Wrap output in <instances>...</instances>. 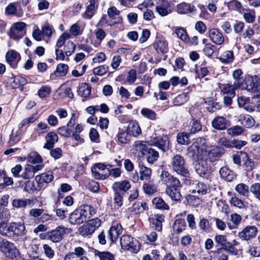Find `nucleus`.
I'll use <instances>...</instances> for the list:
<instances>
[{"instance_id": "obj_1", "label": "nucleus", "mask_w": 260, "mask_h": 260, "mask_svg": "<svg viewBox=\"0 0 260 260\" xmlns=\"http://www.w3.org/2000/svg\"><path fill=\"white\" fill-rule=\"evenodd\" d=\"M160 178L162 183L166 185V194L172 200L180 201L181 199V195L179 189L182 185L179 179L166 171H163L161 172Z\"/></svg>"}, {"instance_id": "obj_2", "label": "nucleus", "mask_w": 260, "mask_h": 260, "mask_svg": "<svg viewBox=\"0 0 260 260\" xmlns=\"http://www.w3.org/2000/svg\"><path fill=\"white\" fill-rule=\"evenodd\" d=\"M96 212L94 208L90 205H85L75 210L71 214L69 221L72 224H79L86 221Z\"/></svg>"}, {"instance_id": "obj_3", "label": "nucleus", "mask_w": 260, "mask_h": 260, "mask_svg": "<svg viewBox=\"0 0 260 260\" xmlns=\"http://www.w3.org/2000/svg\"><path fill=\"white\" fill-rule=\"evenodd\" d=\"M4 224H0V232L3 236L12 237L14 239H18L19 237L26 233L25 226L21 222H11L5 228Z\"/></svg>"}, {"instance_id": "obj_4", "label": "nucleus", "mask_w": 260, "mask_h": 260, "mask_svg": "<svg viewBox=\"0 0 260 260\" xmlns=\"http://www.w3.org/2000/svg\"><path fill=\"white\" fill-rule=\"evenodd\" d=\"M170 164L172 169L177 175L185 177H188L190 175L185 160L180 154H177L173 155L171 158Z\"/></svg>"}, {"instance_id": "obj_5", "label": "nucleus", "mask_w": 260, "mask_h": 260, "mask_svg": "<svg viewBox=\"0 0 260 260\" xmlns=\"http://www.w3.org/2000/svg\"><path fill=\"white\" fill-rule=\"evenodd\" d=\"M0 251L7 258L17 260L21 257L20 252L14 243L0 237Z\"/></svg>"}, {"instance_id": "obj_6", "label": "nucleus", "mask_w": 260, "mask_h": 260, "mask_svg": "<svg viewBox=\"0 0 260 260\" xmlns=\"http://www.w3.org/2000/svg\"><path fill=\"white\" fill-rule=\"evenodd\" d=\"M120 245L122 249L137 253L140 250L138 241L129 235H123L120 239Z\"/></svg>"}, {"instance_id": "obj_7", "label": "nucleus", "mask_w": 260, "mask_h": 260, "mask_svg": "<svg viewBox=\"0 0 260 260\" xmlns=\"http://www.w3.org/2000/svg\"><path fill=\"white\" fill-rule=\"evenodd\" d=\"M101 220L98 218L89 220L79 229V234L86 237L91 235L101 225Z\"/></svg>"}, {"instance_id": "obj_8", "label": "nucleus", "mask_w": 260, "mask_h": 260, "mask_svg": "<svg viewBox=\"0 0 260 260\" xmlns=\"http://www.w3.org/2000/svg\"><path fill=\"white\" fill-rule=\"evenodd\" d=\"M92 176L97 179H105L110 176L109 168L105 165L99 163L91 168Z\"/></svg>"}, {"instance_id": "obj_9", "label": "nucleus", "mask_w": 260, "mask_h": 260, "mask_svg": "<svg viewBox=\"0 0 260 260\" xmlns=\"http://www.w3.org/2000/svg\"><path fill=\"white\" fill-rule=\"evenodd\" d=\"M86 251L83 248L78 246L74 248L73 252L66 254L63 260H89L85 256Z\"/></svg>"}, {"instance_id": "obj_10", "label": "nucleus", "mask_w": 260, "mask_h": 260, "mask_svg": "<svg viewBox=\"0 0 260 260\" xmlns=\"http://www.w3.org/2000/svg\"><path fill=\"white\" fill-rule=\"evenodd\" d=\"M259 80V78L256 76L245 77L240 88L249 91L254 92L258 89Z\"/></svg>"}, {"instance_id": "obj_11", "label": "nucleus", "mask_w": 260, "mask_h": 260, "mask_svg": "<svg viewBox=\"0 0 260 260\" xmlns=\"http://www.w3.org/2000/svg\"><path fill=\"white\" fill-rule=\"evenodd\" d=\"M26 24L22 22L15 23L11 28L10 37L11 39L18 40L25 34V27Z\"/></svg>"}, {"instance_id": "obj_12", "label": "nucleus", "mask_w": 260, "mask_h": 260, "mask_svg": "<svg viewBox=\"0 0 260 260\" xmlns=\"http://www.w3.org/2000/svg\"><path fill=\"white\" fill-rule=\"evenodd\" d=\"M67 228L62 225L57 226L55 229L47 233V238L54 243L60 242L66 233Z\"/></svg>"}, {"instance_id": "obj_13", "label": "nucleus", "mask_w": 260, "mask_h": 260, "mask_svg": "<svg viewBox=\"0 0 260 260\" xmlns=\"http://www.w3.org/2000/svg\"><path fill=\"white\" fill-rule=\"evenodd\" d=\"M109 19L106 20V23L108 25H114L116 23H121L122 22V18L118 16L120 13L116 7H112L109 8L107 11Z\"/></svg>"}, {"instance_id": "obj_14", "label": "nucleus", "mask_w": 260, "mask_h": 260, "mask_svg": "<svg viewBox=\"0 0 260 260\" xmlns=\"http://www.w3.org/2000/svg\"><path fill=\"white\" fill-rule=\"evenodd\" d=\"M98 8V4H96L95 0H88L86 4L85 11L82 14L84 19H90L95 14Z\"/></svg>"}, {"instance_id": "obj_15", "label": "nucleus", "mask_w": 260, "mask_h": 260, "mask_svg": "<svg viewBox=\"0 0 260 260\" xmlns=\"http://www.w3.org/2000/svg\"><path fill=\"white\" fill-rule=\"evenodd\" d=\"M208 36L210 40L217 45H221L224 42L222 33L217 28H212L208 31Z\"/></svg>"}, {"instance_id": "obj_16", "label": "nucleus", "mask_w": 260, "mask_h": 260, "mask_svg": "<svg viewBox=\"0 0 260 260\" xmlns=\"http://www.w3.org/2000/svg\"><path fill=\"white\" fill-rule=\"evenodd\" d=\"M257 229L256 226L251 225L245 227L238 234V236L242 240H249L256 236Z\"/></svg>"}, {"instance_id": "obj_17", "label": "nucleus", "mask_w": 260, "mask_h": 260, "mask_svg": "<svg viewBox=\"0 0 260 260\" xmlns=\"http://www.w3.org/2000/svg\"><path fill=\"white\" fill-rule=\"evenodd\" d=\"M212 126L216 129L224 130L230 125V122L223 116H217L212 121Z\"/></svg>"}, {"instance_id": "obj_18", "label": "nucleus", "mask_w": 260, "mask_h": 260, "mask_svg": "<svg viewBox=\"0 0 260 260\" xmlns=\"http://www.w3.org/2000/svg\"><path fill=\"white\" fill-rule=\"evenodd\" d=\"M170 3L167 0H158L155 8L156 11L159 15L164 17L170 13Z\"/></svg>"}, {"instance_id": "obj_19", "label": "nucleus", "mask_w": 260, "mask_h": 260, "mask_svg": "<svg viewBox=\"0 0 260 260\" xmlns=\"http://www.w3.org/2000/svg\"><path fill=\"white\" fill-rule=\"evenodd\" d=\"M36 204V200L34 199H15L12 201V205L17 208H25L31 207Z\"/></svg>"}, {"instance_id": "obj_20", "label": "nucleus", "mask_w": 260, "mask_h": 260, "mask_svg": "<svg viewBox=\"0 0 260 260\" xmlns=\"http://www.w3.org/2000/svg\"><path fill=\"white\" fill-rule=\"evenodd\" d=\"M131 187L130 182L126 180L115 182L112 185L114 192L124 194Z\"/></svg>"}, {"instance_id": "obj_21", "label": "nucleus", "mask_w": 260, "mask_h": 260, "mask_svg": "<svg viewBox=\"0 0 260 260\" xmlns=\"http://www.w3.org/2000/svg\"><path fill=\"white\" fill-rule=\"evenodd\" d=\"M195 170L198 174L202 177H206L210 174V168L207 161L201 160L195 166Z\"/></svg>"}, {"instance_id": "obj_22", "label": "nucleus", "mask_w": 260, "mask_h": 260, "mask_svg": "<svg viewBox=\"0 0 260 260\" xmlns=\"http://www.w3.org/2000/svg\"><path fill=\"white\" fill-rule=\"evenodd\" d=\"M122 227L119 223L113 224L108 232V238L112 242H115L118 236L121 234Z\"/></svg>"}, {"instance_id": "obj_23", "label": "nucleus", "mask_w": 260, "mask_h": 260, "mask_svg": "<svg viewBox=\"0 0 260 260\" xmlns=\"http://www.w3.org/2000/svg\"><path fill=\"white\" fill-rule=\"evenodd\" d=\"M150 144L158 147L163 152L166 151L169 149V142L167 138H158L154 137L150 141Z\"/></svg>"}, {"instance_id": "obj_24", "label": "nucleus", "mask_w": 260, "mask_h": 260, "mask_svg": "<svg viewBox=\"0 0 260 260\" xmlns=\"http://www.w3.org/2000/svg\"><path fill=\"white\" fill-rule=\"evenodd\" d=\"M6 58L8 62L13 68H16L17 62L20 60V54L15 50L8 51L6 54Z\"/></svg>"}, {"instance_id": "obj_25", "label": "nucleus", "mask_w": 260, "mask_h": 260, "mask_svg": "<svg viewBox=\"0 0 260 260\" xmlns=\"http://www.w3.org/2000/svg\"><path fill=\"white\" fill-rule=\"evenodd\" d=\"M153 46L158 54H164L169 50L168 43L165 39L156 40Z\"/></svg>"}, {"instance_id": "obj_26", "label": "nucleus", "mask_w": 260, "mask_h": 260, "mask_svg": "<svg viewBox=\"0 0 260 260\" xmlns=\"http://www.w3.org/2000/svg\"><path fill=\"white\" fill-rule=\"evenodd\" d=\"M219 88L221 93L223 94L230 95L232 96H235V90L240 88L239 87H236L234 83L233 84L230 83H220L219 84Z\"/></svg>"}, {"instance_id": "obj_27", "label": "nucleus", "mask_w": 260, "mask_h": 260, "mask_svg": "<svg viewBox=\"0 0 260 260\" xmlns=\"http://www.w3.org/2000/svg\"><path fill=\"white\" fill-rule=\"evenodd\" d=\"M219 174L221 178L228 182H231L236 178L235 173L225 166L220 169Z\"/></svg>"}, {"instance_id": "obj_28", "label": "nucleus", "mask_w": 260, "mask_h": 260, "mask_svg": "<svg viewBox=\"0 0 260 260\" xmlns=\"http://www.w3.org/2000/svg\"><path fill=\"white\" fill-rule=\"evenodd\" d=\"M46 143L44 148L47 149H51L53 147L54 144L58 141V136L54 132H50L45 137Z\"/></svg>"}, {"instance_id": "obj_29", "label": "nucleus", "mask_w": 260, "mask_h": 260, "mask_svg": "<svg viewBox=\"0 0 260 260\" xmlns=\"http://www.w3.org/2000/svg\"><path fill=\"white\" fill-rule=\"evenodd\" d=\"M196 10L195 7L193 5L183 2L177 5L176 11L180 14H185L188 13H191Z\"/></svg>"}, {"instance_id": "obj_30", "label": "nucleus", "mask_w": 260, "mask_h": 260, "mask_svg": "<svg viewBox=\"0 0 260 260\" xmlns=\"http://www.w3.org/2000/svg\"><path fill=\"white\" fill-rule=\"evenodd\" d=\"M127 131L130 135L137 137L141 133V128L136 121H131L129 122Z\"/></svg>"}, {"instance_id": "obj_31", "label": "nucleus", "mask_w": 260, "mask_h": 260, "mask_svg": "<svg viewBox=\"0 0 260 260\" xmlns=\"http://www.w3.org/2000/svg\"><path fill=\"white\" fill-rule=\"evenodd\" d=\"M54 178L52 173H44L35 177V179L39 184L43 183H49L51 182Z\"/></svg>"}, {"instance_id": "obj_32", "label": "nucleus", "mask_w": 260, "mask_h": 260, "mask_svg": "<svg viewBox=\"0 0 260 260\" xmlns=\"http://www.w3.org/2000/svg\"><path fill=\"white\" fill-rule=\"evenodd\" d=\"M140 172V179L141 180H148L152 174V170L143 165H139Z\"/></svg>"}, {"instance_id": "obj_33", "label": "nucleus", "mask_w": 260, "mask_h": 260, "mask_svg": "<svg viewBox=\"0 0 260 260\" xmlns=\"http://www.w3.org/2000/svg\"><path fill=\"white\" fill-rule=\"evenodd\" d=\"M186 226V223L184 219H177L173 225V232L178 235L185 229Z\"/></svg>"}, {"instance_id": "obj_34", "label": "nucleus", "mask_w": 260, "mask_h": 260, "mask_svg": "<svg viewBox=\"0 0 260 260\" xmlns=\"http://www.w3.org/2000/svg\"><path fill=\"white\" fill-rule=\"evenodd\" d=\"M146 155L147 162L152 164L158 159L159 153L154 149L149 148L146 151Z\"/></svg>"}, {"instance_id": "obj_35", "label": "nucleus", "mask_w": 260, "mask_h": 260, "mask_svg": "<svg viewBox=\"0 0 260 260\" xmlns=\"http://www.w3.org/2000/svg\"><path fill=\"white\" fill-rule=\"evenodd\" d=\"M242 12L240 14H243L244 19L247 23H251L255 21V13L254 10L244 9Z\"/></svg>"}, {"instance_id": "obj_36", "label": "nucleus", "mask_w": 260, "mask_h": 260, "mask_svg": "<svg viewBox=\"0 0 260 260\" xmlns=\"http://www.w3.org/2000/svg\"><path fill=\"white\" fill-rule=\"evenodd\" d=\"M241 219L242 217L240 215L236 213L232 214L230 219V221H231L232 223H228V227L230 229H236L240 224Z\"/></svg>"}, {"instance_id": "obj_37", "label": "nucleus", "mask_w": 260, "mask_h": 260, "mask_svg": "<svg viewBox=\"0 0 260 260\" xmlns=\"http://www.w3.org/2000/svg\"><path fill=\"white\" fill-rule=\"evenodd\" d=\"M223 149L216 147L210 150L208 152V156L211 161H214L217 160L223 153Z\"/></svg>"}, {"instance_id": "obj_38", "label": "nucleus", "mask_w": 260, "mask_h": 260, "mask_svg": "<svg viewBox=\"0 0 260 260\" xmlns=\"http://www.w3.org/2000/svg\"><path fill=\"white\" fill-rule=\"evenodd\" d=\"M218 59L223 63H231L234 59L233 52L232 51H225L222 53Z\"/></svg>"}, {"instance_id": "obj_39", "label": "nucleus", "mask_w": 260, "mask_h": 260, "mask_svg": "<svg viewBox=\"0 0 260 260\" xmlns=\"http://www.w3.org/2000/svg\"><path fill=\"white\" fill-rule=\"evenodd\" d=\"M165 216L163 215H156L151 218V223L155 230L158 232L162 230V223L164 221Z\"/></svg>"}, {"instance_id": "obj_40", "label": "nucleus", "mask_w": 260, "mask_h": 260, "mask_svg": "<svg viewBox=\"0 0 260 260\" xmlns=\"http://www.w3.org/2000/svg\"><path fill=\"white\" fill-rule=\"evenodd\" d=\"M79 95L83 98H87L91 94V86L87 83H82L79 87Z\"/></svg>"}, {"instance_id": "obj_41", "label": "nucleus", "mask_w": 260, "mask_h": 260, "mask_svg": "<svg viewBox=\"0 0 260 260\" xmlns=\"http://www.w3.org/2000/svg\"><path fill=\"white\" fill-rule=\"evenodd\" d=\"M235 189L240 195L246 197H248L250 191L248 186L243 183L237 184Z\"/></svg>"}, {"instance_id": "obj_42", "label": "nucleus", "mask_w": 260, "mask_h": 260, "mask_svg": "<svg viewBox=\"0 0 260 260\" xmlns=\"http://www.w3.org/2000/svg\"><path fill=\"white\" fill-rule=\"evenodd\" d=\"M237 102L240 107H243L246 111L251 112L252 111V107L249 105L250 99L247 97L240 96L237 99Z\"/></svg>"}, {"instance_id": "obj_43", "label": "nucleus", "mask_w": 260, "mask_h": 260, "mask_svg": "<svg viewBox=\"0 0 260 260\" xmlns=\"http://www.w3.org/2000/svg\"><path fill=\"white\" fill-rule=\"evenodd\" d=\"M69 67L64 63H59L56 67L54 74L56 77H62L66 75L68 72Z\"/></svg>"}, {"instance_id": "obj_44", "label": "nucleus", "mask_w": 260, "mask_h": 260, "mask_svg": "<svg viewBox=\"0 0 260 260\" xmlns=\"http://www.w3.org/2000/svg\"><path fill=\"white\" fill-rule=\"evenodd\" d=\"M242 75V71L240 69H237L233 72V77L235 80L233 83L235 84L236 87L240 88L241 87L242 82H243V79L241 77Z\"/></svg>"}, {"instance_id": "obj_45", "label": "nucleus", "mask_w": 260, "mask_h": 260, "mask_svg": "<svg viewBox=\"0 0 260 260\" xmlns=\"http://www.w3.org/2000/svg\"><path fill=\"white\" fill-rule=\"evenodd\" d=\"M198 226L202 233H208L211 231V226L208 219L203 218L198 222Z\"/></svg>"}, {"instance_id": "obj_46", "label": "nucleus", "mask_w": 260, "mask_h": 260, "mask_svg": "<svg viewBox=\"0 0 260 260\" xmlns=\"http://www.w3.org/2000/svg\"><path fill=\"white\" fill-rule=\"evenodd\" d=\"M152 202L156 209L161 210L169 209V206L161 198H154Z\"/></svg>"}, {"instance_id": "obj_47", "label": "nucleus", "mask_w": 260, "mask_h": 260, "mask_svg": "<svg viewBox=\"0 0 260 260\" xmlns=\"http://www.w3.org/2000/svg\"><path fill=\"white\" fill-rule=\"evenodd\" d=\"M94 254L98 256L100 260H115L114 255L108 251H100L96 250Z\"/></svg>"}, {"instance_id": "obj_48", "label": "nucleus", "mask_w": 260, "mask_h": 260, "mask_svg": "<svg viewBox=\"0 0 260 260\" xmlns=\"http://www.w3.org/2000/svg\"><path fill=\"white\" fill-rule=\"evenodd\" d=\"M41 187L40 184H38L37 187L35 185V183L32 181H27L25 183L24 190L29 193H34L35 191L40 190Z\"/></svg>"}, {"instance_id": "obj_49", "label": "nucleus", "mask_w": 260, "mask_h": 260, "mask_svg": "<svg viewBox=\"0 0 260 260\" xmlns=\"http://www.w3.org/2000/svg\"><path fill=\"white\" fill-rule=\"evenodd\" d=\"M175 34L177 37L182 41L187 43L189 41L186 30L183 27H177L175 29Z\"/></svg>"}, {"instance_id": "obj_50", "label": "nucleus", "mask_w": 260, "mask_h": 260, "mask_svg": "<svg viewBox=\"0 0 260 260\" xmlns=\"http://www.w3.org/2000/svg\"><path fill=\"white\" fill-rule=\"evenodd\" d=\"M226 6L229 9L232 10H237L240 13L243 12L244 8L242 7L241 3L237 0H232L226 4Z\"/></svg>"}, {"instance_id": "obj_51", "label": "nucleus", "mask_w": 260, "mask_h": 260, "mask_svg": "<svg viewBox=\"0 0 260 260\" xmlns=\"http://www.w3.org/2000/svg\"><path fill=\"white\" fill-rule=\"evenodd\" d=\"M189 132L190 134H194L199 132L202 129V125L200 121L192 119L189 124Z\"/></svg>"}, {"instance_id": "obj_52", "label": "nucleus", "mask_w": 260, "mask_h": 260, "mask_svg": "<svg viewBox=\"0 0 260 260\" xmlns=\"http://www.w3.org/2000/svg\"><path fill=\"white\" fill-rule=\"evenodd\" d=\"M148 207L146 202H136L133 205V211L136 213H140L144 210H148Z\"/></svg>"}, {"instance_id": "obj_53", "label": "nucleus", "mask_w": 260, "mask_h": 260, "mask_svg": "<svg viewBox=\"0 0 260 260\" xmlns=\"http://www.w3.org/2000/svg\"><path fill=\"white\" fill-rule=\"evenodd\" d=\"M27 160L31 164H39L42 162V158L37 152H31L27 156Z\"/></svg>"}, {"instance_id": "obj_54", "label": "nucleus", "mask_w": 260, "mask_h": 260, "mask_svg": "<svg viewBox=\"0 0 260 260\" xmlns=\"http://www.w3.org/2000/svg\"><path fill=\"white\" fill-rule=\"evenodd\" d=\"M134 147L135 150L141 154H143L144 151L146 152L148 149L146 146V142H143L141 141H136L134 143Z\"/></svg>"}, {"instance_id": "obj_55", "label": "nucleus", "mask_w": 260, "mask_h": 260, "mask_svg": "<svg viewBox=\"0 0 260 260\" xmlns=\"http://www.w3.org/2000/svg\"><path fill=\"white\" fill-rule=\"evenodd\" d=\"M240 120L241 121V124L247 128L251 127L254 124V119L248 115L243 116Z\"/></svg>"}, {"instance_id": "obj_56", "label": "nucleus", "mask_w": 260, "mask_h": 260, "mask_svg": "<svg viewBox=\"0 0 260 260\" xmlns=\"http://www.w3.org/2000/svg\"><path fill=\"white\" fill-rule=\"evenodd\" d=\"M130 136L127 131H121L118 133V140L122 144L127 143L130 140Z\"/></svg>"}, {"instance_id": "obj_57", "label": "nucleus", "mask_w": 260, "mask_h": 260, "mask_svg": "<svg viewBox=\"0 0 260 260\" xmlns=\"http://www.w3.org/2000/svg\"><path fill=\"white\" fill-rule=\"evenodd\" d=\"M215 243L217 244L218 245H220L222 247H227L228 245H230V243L228 241L226 236L225 235H216L214 238Z\"/></svg>"}, {"instance_id": "obj_58", "label": "nucleus", "mask_w": 260, "mask_h": 260, "mask_svg": "<svg viewBox=\"0 0 260 260\" xmlns=\"http://www.w3.org/2000/svg\"><path fill=\"white\" fill-rule=\"evenodd\" d=\"M250 191L253 196L260 201V183H254L251 184Z\"/></svg>"}, {"instance_id": "obj_59", "label": "nucleus", "mask_w": 260, "mask_h": 260, "mask_svg": "<svg viewBox=\"0 0 260 260\" xmlns=\"http://www.w3.org/2000/svg\"><path fill=\"white\" fill-rule=\"evenodd\" d=\"M177 141L181 145H187L189 144V135L185 132L179 133L177 135Z\"/></svg>"}, {"instance_id": "obj_60", "label": "nucleus", "mask_w": 260, "mask_h": 260, "mask_svg": "<svg viewBox=\"0 0 260 260\" xmlns=\"http://www.w3.org/2000/svg\"><path fill=\"white\" fill-rule=\"evenodd\" d=\"M27 83L25 78L21 76H17L14 78L13 81L12 82V85L14 88H18L20 86H23Z\"/></svg>"}, {"instance_id": "obj_61", "label": "nucleus", "mask_w": 260, "mask_h": 260, "mask_svg": "<svg viewBox=\"0 0 260 260\" xmlns=\"http://www.w3.org/2000/svg\"><path fill=\"white\" fill-rule=\"evenodd\" d=\"M141 114L146 118L151 120H155L156 119V114L155 112L148 108H143L141 110Z\"/></svg>"}, {"instance_id": "obj_62", "label": "nucleus", "mask_w": 260, "mask_h": 260, "mask_svg": "<svg viewBox=\"0 0 260 260\" xmlns=\"http://www.w3.org/2000/svg\"><path fill=\"white\" fill-rule=\"evenodd\" d=\"M208 190L207 186L203 182H198L196 188L192 190L193 193L197 192L199 194H205Z\"/></svg>"}, {"instance_id": "obj_63", "label": "nucleus", "mask_w": 260, "mask_h": 260, "mask_svg": "<svg viewBox=\"0 0 260 260\" xmlns=\"http://www.w3.org/2000/svg\"><path fill=\"white\" fill-rule=\"evenodd\" d=\"M76 47V45L72 41H68L64 49L66 55H71L75 52Z\"/></svg>"}, {"instance_id": "obj_64", "label": "nucleus", "mask_w": 260, "mask_h": 260, "mask_svg": "<svg viewBox=\"0 0 260 260\" xmlns=\"http://www.w3.org/2000/svg\"><path fill=\"white\" fill-rule=\"evenodd\" d=\"M34 174L29 165H26L23 170V172L20 175L21 177L25 179H29L34 176Z\"/></svg>"}]
</instances>
